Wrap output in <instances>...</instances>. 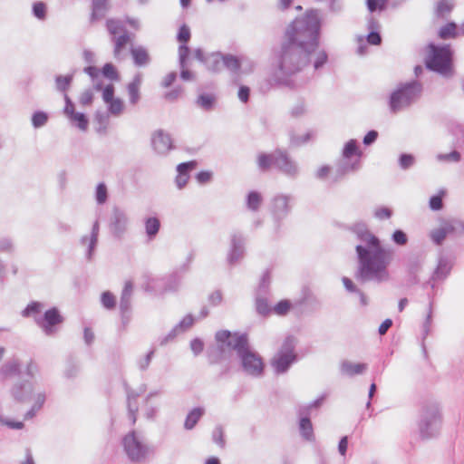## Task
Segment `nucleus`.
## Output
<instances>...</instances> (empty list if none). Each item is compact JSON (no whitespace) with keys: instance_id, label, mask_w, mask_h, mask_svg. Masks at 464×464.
I'll use <instances>...</instances> for the list:
<instances>
[{"instance_id":"obj_10","label":"nucleus","mask_w":464,"mask_h":464,"mask_svg":"<svg viewBox=\"0 0 464 464\" xmlns=\"http://www.w3.org/2000/svg\"><path fill=\"white\" fill-rule=\"evenodd\" d=\"M122 446L129 459L140 462L146 459L149 449L135 430H130L122 438Z\"/></svg>"},{"instance_id":"obj_21","label":"nucleus","mask_w":464,"mask_h":464,"mask_svg":"<svg viewBox=\"0 0 464 464\" xmlns=\"http://www.w3.org/2000/svg\"><path fill=\"white\" fill-rule=\"evenodd\" d=\"M299 430L301 436L307 441L314 440V434L311 416L308 408H300L298 410Z\"/></svg>"},{"instance_id":"obj_8","label":"nucleus","mask_w":464,"mask_h":464,"mask_svg":"<svg viewBox=\"0 0 464 464\" xmlns=\"http://www.w3.org/2000/svg\"><path fill=\"white\" fill-rule=\"evenodd\" d=\"M239 332H231L229 330H218L215 334L217 344L210 346L207 350V358L210 365H216L223 360L232 355L233 345L235 343L236 335Z\"/></svg>"},{"instance_id":"obj_25","label":"nucleus","mask_w":464,"mask_h":464,"mask_svg":"<svg viewBox=\"0 0 464 464\" xmlns=\"http://www.w3.org/2000/svg\"><path fill=\"white\" fill-rule=\"evenodd\" d=\"M453 267L452 261L446 256H440L438 265L430 277L433 281L444 280L450 274Z\"/></svg>"},{"instance_id":"obj_38","label":"nucleus","mask_w":464,"mask_h":464,"mask_svg":"<svg viewBox=\"0 0 464 464\" xmlns=\"http://www.w3.org/2000/svg\"><path fill=\"white\" fill-rule=\"evenodd\" d=\"M223 67L233 73H237L241 69V61L233 54L222 53V68Z\"/></svg>"},{"instance_id":"obj_46","label":"nucleus","mask_w":464,"mask_h":464,"mask_svg":"<svg viewBox=\"0 0 464 464\" xmlns=\"http://www.w3.org/2000/svg\"><path fill=\"white\" fill-rule=\"evenodd\" d=\"M0 373L4 377L17 375L20 373V363L15 360L6 362L1 366Z\"/></svg>"},{"instance_id":"obj_39","label":"nucleus","mask_w":464,"mask_h":464,"mask_svg":"<svg viewBox=\"0 0 464 464\" xmlns=\"http://www.w3.org/2000/svg\"><path fill=\"white\" fill-rule=\"evenodd\" d=\"M72 127L81 130H87V114L84 112L74 111L67 116Z\"/></svg>"},{"instance_id":"obj_47","label":"nucleus","mask_w":464,"mask_h":464,"mask_svg":"<svg viewBox=\"0 0 464 464\" xmlns=\"http://www.w3.org/2000/svg\"><path fill=\"white\" fill-rule=\"evenodd\" d=\"M45 400H46V397H45L44 393H38L36 396L35 402L31 407V409L29 411H27L26 413L24 414V420L33 419L36 415V412L42 409V407L44 406V404L45 402Z\"/></svg>"},{"instance_id":"obj_18","label":"nucleus","mask_w":464,"mask_h":464,"mask_svg":"<svg viewBox=\"0 0 464 464\" xmlns=\"http://www.w3.org/2000/svg\"><path fill=\"white\" fill-rule=\"evenodd\" d=\"M133 292V284L131 281L125 282L120 300V310L121 324L125 327L131 317V295Z\"/></svg>"},{"instance_id":"obj_19","label":"nucleus","mask_w":464,"mask_h":464,"mask_svg":"<svg viewBox=\"0 0 464 464\" xmlns=\"http://www.w3.org/2000/svg\"><path fill=\"white\" fill-rule=\"evenodd\" d=\"M151 144L155 152L160 155H167L175 148L170 135L163 130L155 131L151 138Z\"/></svg>"},{"instance_id":"obj_20","label":"nucleus","mask_w":464,"mask_h":464,"mask_svg":"<svg viewBox=\"0 0 464 464\" xmlns=\"http://www.w3.org/2000/svg\"><path fill=\"white\" fill-rule=\"evenodd\" d=\"M34 385L32 382L24 380L18 382L11 389V394L17 402L24 403L32 398Z\"/></svg>"},{"instance_id":"obj_35","label":"nucleus","mask_w":464,"mask_h":464,"mask_svg":"<svg viewBox=\"0 0 464 464\" xmlns=\"http://www.w3.org/2000/svg\"><path fill=\"white\" fill-rule=\"evenodd\" d=\"M367 369V364L363 362L353 363L349 361H343L341 364V372L348 376L362 374Z\"/></svg>"},{"instance_id":"obj_50","label":"nucleus","mask_w":464,"mask_h":464,"mask_svg":"<svg viewBox=\"0 0 464 464\" xmlns=\"http://www.w3.org/2000/svg\"><path fill=\"white\" fill-rule=\"evenodd\" d=\"M33 15L40 21H44L47 17V5L43 1H35L32 5Z\"/></svg>"},{"instance_id":"obj_31","label":"nucleus","mask_w":464,"mask_h":464,"mask_svg":"<svg viewBox=\"0 0 464 464\" xmlns=\"http://www.w3.org/2000/svg\"><path fill=\"white\" fill-rule=\"evenodd\" d=\"M195 103L203 111H211L216 107L217 98L212 93L202 92L198 96Z\"/></svg>"},{"instance_id":"obj_7","label":"nucleus","mask_w":464,"mask_h":464,"mask_svg":"<svg viewBox=\"0 0 464 464\" xmlns=\"http://www.w3.org/2000/svg\"><path fill=\"white\" fill-rule=\"evenodd\" d=\"M258 166L262 170H267L274 166L290 178H295L299 173L297 163L286 150L281 149H276L272 153H261L258 156Z\"/></svg>"},{"instance_id":"obj_1","label":"nucleus","mask_w":464,"mask_h":464,"mask_svg":"<svg viewBox=\"0 0 464 464\" xmlns=\"http://www.w3.org/2000/svg\"><path fill=\"white\" fill-rule=\"evenodd\" d=\"M321 26L318 11L311 9L285 27L278 47L274 49L275 70L261 87L263 91L274 86L297 88L293 76L310 64L320 46Z\"/></svg>"},{"instance_id":"obj_33","label":"nucleus","mask_w":464,"mask_h":464,"mask_svg":"<svg viewBox=\"0 0 464 464\" xmlns=\"http://www.w3.org/2000/svg\"><path fill=\"white\" fill-rule=\"evenodd\" d=\"M93 89L96 92H102V98L103 102H109L111 99L115 97V86L112 82H110L104 85L102 80H99V82H92Z\"/></svg>"},{"instance_id":"obj_23","label":"nucleus","mask_w":464,"mask_h":464,"mask_svg":"<svg viewBox=\"0 0 464 464\" xmlns=\"http://www.w3.org/2000/svg\"><path fill=\"white\" fill-rule=\"evenodd\" d=\"M111 9V0H92L90 22H99L104 19Z\"/></svg>"},{"instance_id":"obj_24","label":"nucleus","mask_w":464,"mask_h":464,"mask_svg":"<svg viewBox=\"0 0 464 464\" xmlns=\"http://www.w3.org/2000/svg\"><path fill=\"white\" fill-rule=\"evenodd\" d=\"M198 166V162L196 160H189L186 162L179 163L176 169L178 172V175L176 177V185L177 187L181 189L183 188L189 179V171L192 169H195Z\"/></svg>"},{"instance_id":"obj_57","label":"nucleus","mask_w":464,"mask_h":464,"mask_svg":"<svg viewBox=\"0 0 464 464\" xmlns=\"http://www.w3.org/2000/svg\"><path fill=\"white\" fill-rule=\"evenodd\" d=\"M232 363H233V361H232V355H231L228 358L225 359V361L223 360L222 362H220L219 363L217 364L218 366V379H222L230 373V372L232 370Z\"/></svg>"},{"instance_id":"obj_32","label":"nucleus","mask_w":464,"mask_h":464,"mask_svg":"<svg viewBox=\"0 0 464 464\" xmlns=\"http://www.w3.org/2000/svg\"><path fill=\"white\" fill-rule=\"evenodd\" d=\"M455 7L454 0H439L435 7V16L447 19Z\"/></svg>"},{"instance_id":"obj_14","label":"nucleus","mask_w":464,"mask_h":464,"mask_svg":"<svg viewBox=\"0 0 464 464\" xmlns=\"http://www.w3.org/2000/svg\"><path fill=\"white\" fill-rule=\"evenodd\" d=\"M128 217L124 210L118 207L112 208L111 216L110 218V230L113 237L121 239L127 230Z\"/></svg>"},{"instance_id":"obj_60","label":"nucleus","mask_w":464,"mask_h":464,"mask_svg":"<svg viewBox=\"0 0 464 464\" xmlns=\"http://www.w3.org/2000/svg\"><path fill=\"white\" fill-rule=\"evenodd\" d=\"M401 169H409L415 164V157L411 153H401L398 159Z\"/></svg>"},{"instance_id":"obj_27","label":"nucleus","mask_w":464,"mask_h":464,"mask_svg":"<svg viewBox=\"0 0 464 464\" xmlns=\"http://www.w3.org/2000/svg\"><path fill=\"white\" fill-rule=\"evenodd\" d=\"M80 372V361L74 353H69L65 360L63 376L66 379H74Z\"/></svg>"},{"instance_id":"obj_54","label":"nucleus","mask_w":464,"mask_h":464,"mask_svg":"<svg viewBox=\"0 0 464 464\" xmlns=\"http://www.w3.org/2000/svg\"><path fill=\"white\" fill-rule=\"evenodd\" d=\"M292 307L296 308L297 306H294L290 300L283 299L273 307V312L281 316L286 315Z\"/></svg>"},{"instance_id":"obj_6","label":"nucleus","mask_w":464,"mask_h":464,"mask_svg":"<svg viewBox=\"0 0 464 464\" xmlns=\"http://www.w3.org/2000/svg\"><path fill=\"white\" fill-rule=\"evenodd\" d=\"M423 85L418 80L402 82L390 94L389 105L392 112L411 106L421 96Z\"/></svg>"},{"instance_id":"obj_41","label":"nucleus","mask_w":464,"mask_h":464,"mask_svg":"<svg viewBox=\"0 0 464 464\" xmlns=\"http://www.w3.org/2000/svg\"><path fill=\"white\" fill-rule=\"evenodd\" d=\"M270 282H271L270 272L268 270H266L262 276V278H261V281L256 289L255 297H260V296L267 297L270 294Z\"/></svg>"},{"instance_id":"obj_63","label":"nucleus","mask_w":464,"mask_h":464,"mask_svg":"<svg viewBox=\"0 0 464 464\" xmlns=\"http://www.w3.org/2000/svg\"><path fill=\"white\" fill-rule=\"evenodd\" d=\"M392 241L397 246H405L408 241V236L402 229H395L392 234Z\"/></svg>"},{"instance_id":"obj_30","label":"nucleus","mask_w":464,"mask_h":464,"mask_svg":"<svg viewBox=\"0 0 464 464\" xmlns=\"http://www.w3.org/2000/svg\"><path fill=\"white\" fill-rule=\"evenodd\" d=\"M141 84V77L137 74L133 80L127 85L129 94V102L131 105H136L140 99V86Z\"/></svg>"},{"instance_id":"obj_34","label":"nucleus","mask_w":464,"mask_h":464,"mask_svg":"<svg viewBox=\"0 0 464 464\" xmlns=\"http://www.w3.org/2000/svg\"><path fill=\"white\" fill-rule=\"evenodd\" d=\"M448 235H450L446 219L441 220V227L430 232V237L436 246H441Z\"/></svg>"},{"instance_id":"obj_40","label":"nucleus","mask_w":464,"mask_h":464,"mask_svg":"<svg viewBox=\"0 0 464 464\" xmlns=\"http://www.w3.org/2000/svg\"><path fill=\"white\" fill-rule=\"evenodd\" d=\"M362 154V152L359 149L358 141L353 139H351L344 144L342 152V156L351 159L354 156L356 157L355 159H360Z\"/></svg>"},{"instance_id":"obj_64","label":"nucleus","mask_w":464,"mask_h":464,"mask_svg":"<svg viewBox=\"0 0 464 464\" xmlns=\"http://www.w3.org/2000/svg\"><path fill=\"white\" fill-rule=\"evenodd\" d=\"M212 440L220 448H225L226 440L224 438V430L221 425L215 427L212 432Z\"/></svg>"},{"instance_id":"obj_22","label":"nucleus","mask_w":464,"mask_h":464,"mask_svg":"<svg viewBox=\"0 0 464 464\" xmlns=\"http://www.w3.org/2000/svg\"><path fill=\"white\" fill-rule=\"evenodd\" d=\"M297 360V355H286L276 353L271 360V366L276 374H284Z\"/></svg>"},{"instance_id":"obj_51","label":"nucleus","mask_w":464,"mask_h":464,"mask_svg":"<svg viewBox=\"0 0 464 464\" xmlns=\"http://www.w3.org/2000/svg\"><path fill=\"white\" fill-rule=\"evenodd\" d=\"M450 133L454 136L459 144H464V125L451 122L448 126Z\"/></svg>"},{"instance_id":"obj_53","label":"nucleus","mask_w":464,"mask_h":464,"mask_svg":"<svg viewBox=\"0 0 464 464\" xmlns=\"http://www.w3.org/2000/svg\"><path fill=\"white\" fill-rule=\"evenodd\" d=\"M179 52V67L188 66L190 55V48L188 44H180L178 49Z\"/></svg>"},{"instance_id":"obj_61","label":"nucleus","mask_w":464,"mask_h":464,"mask_svg":"<svg viewBox=\"0 0 464 464\" xmlns=\"http://www.w3.org/2000/svg\"><path fill=\"white\" fill-rule=\"evenodd\" d=\"M101 301L103 307L108 310H111L116 307V298L114 295L110 291H105L102 294Z\"/></svg>"},{"instance_id":"obj_36","label":"nucleus","mask_w":464,"mask_h":464,"mask_svg":"<svg viewBox=\"0 0 464 464\" xmlns=\"http://www.w3.org/2000/svg\"><path fill=\"white\" fill-rule=\"evenodd\" d=\"M204 413L205 409L203 407H196L192 409L186 416L184 428L188 430L194 429Z\"/></svg>"},{"instance_id":"obj_43","label":"nucleus","mask_w":464,"mask_h":464,"mask_svg":"<svg viewBox=\"0 0 464 464\" xmlns=\"http://www.w3.org/2000/svg\"><path fill=\"white\" fill-rule=\"evenodd\" d=\"M296 346V339L294 335H288L285 338L278 352L282 354L286 355H297L295 352Z\"/></svg>"},{"instance_id":"obj_16","label":"nucleus","mask_w":464,"mask_h":464,"mask_svg":"<svg viewBox=\"0 0 464 464\" xmlns=\"http://www.w3.org/2000/svg\"><path fill=\"white\" fill-rule=\"evenodd\" d=\"M89 77L92 82H99L102 77L112 82H119L121 75L116 66L111 63H106L101 69L94 66L89 65Z\"/></svg>"},{"instance_id":"obj_9","label":"nucleus","mask_w":464,"mask_h":464,"mask_svg":"<svg viewBox=\"0 0 464 464\" xmlns=\"http://www.w3.org/2000/svg\"><path fill=\"white\" fill-rule=\"evenodd\" d=\"M104 103L107 105V111H97L94 119L95 130L101 136L107 134L110 115L118 117L124 111V102L121 98L114 97Z\"/></svg>"},{"instance_id":"obj_42","label":"nucleus","mask_w":464,"mask_h":464,"mask_svg":"<svg viewBox=\"0 0 464 464\" xmlns=\"http://www.w3.org/2000/svg\"><path fill=\"white\" fill-rule=\"evenodd\" d=\"M54 81L56 90L60 92H63L64 94L69 90L73 81V73H69L66 75H56Z\"/></svg>"},{"instance_id":"obj_44","label":"nucleus","mask_w":464,"mask_h":464,"mask_svg":"<svg viewBox=\"0 0 464 464\" xmlns=\"http://www.w3.org/2000/svg\"><path fill=\"white\" fill-rule=\"evenodd\" d=\"M262 201L261 194L256 190L249 191L246 195V207L251 211H257Z\"/></svg>"},{"instance_id":"obj_12","label":"nucleus","mask_w":464,"mask_h":464,"mask_svg":"<svg viewBox=\"0 0 464 464\" xmlns=\"http://www.w3.org/2000/svg\"><path fill=\"white\" fill-rule=\"evenodd\" d=\"M426 256L421 251L411 252L407 255L404 266L407 273V283L415 285L420 283L419 274L422 271Z\"/></svg>"},{"instance_id":"obj_28","label":"nucleus","mask_w":464,"mask_h":464,"mask_svg":"<svg viewBox=\"0 0 464 464\" xmlns=\"http://www.w3.org/2000/svg\"><path fill=\"white\" fill-rule=\"evenodd\" d=\"M130 54L133 63L138 67H143L150 63V56L147 49L143 46H132L130 48Z\"/></svg>"},{"instance_id":"obj_15","label":"nucleus","mask_w":464,"mask_h":464,"mask_svg":"<svg viewBox=\"0 0 464 464\" xmlns=\"http://www.w3.org/2000/svg\"><path fill=\"white\" fill-rule=\"evenodd\" d=\"M290 197L286 195H277L273 198L272 214L276 223V230L278 231L281 221L286 218L291 211L289 205Z\"/></svg>"},{"instance_id":"obj_13","label":"nucleus","mask_w":464,"mask_h":464,"mask_svg":"<svg viewBox=\"0 0 464 464\" xmlns=\"http://www.w3.org/2000/svg\"><path fill=\"white\" fill-rule=\"evenodd\" d=\"M246 238L240 232H233L230 236V246L227 262L230 266H236L245 256Z\"/></svg>"},{"instance_id":"obj_52","label":"nucleus","mask_w":464,"mask_h":464,"mask_svg":"<svg viewBox=\"0 0 464 464\" xmlns=\"http://www.w3.org/2000/svg\"><path fill=\"white\" fill-rule=\"evenodd\" d=\"M43 304L39 301H32L30 302L25 308L22 311V315L24 317H30L33 315H36L40 314L43 308Z\"/></svg>"},{"instance_id":"obj_2","label":"nucleus","mask_w":464,"mask_h":464,"mask_svg":"<svg viewBox=\"0 0 464 464\" xmlns=\"http://www.w3.org/2000/svg\"><path fill=\"white\" fill-rule=\"evenodd\" d=\"M351 230L363 243L355 246L358 261L355 279L361 284L370 281L377 284L387 282L390 279L388 267L392 261L394 250L385 247L364 223L354 224Z\"/></svg>"},{"instance_id":"obj_59","label":"nucleus","mask_w":464,"mask_h":464,"mask_svg":"<svg viewBox=\"0 0 464 464\" xmlns=\"http://www.w3.org/2000/svg\"><path fill=\"white\" fill-rule=\"evenodd\" d=\"M130 41V35L127 32H124L121 35L115 39L113 53L116 58L119 57L121 50L126 46Z\"/></svg>"},{"instance_id":"obj_62","label":"nucleus","mask_w":464,"mask_h":464,"mask_svg":"<svg viewBox=\"0 0 464 464\" xmlns=\"http://www.w3.org/2000/svg\"><path fill=\"white\" fill-rule=\"evenodd\" d=\"M190 29L186 24H183L179 28L176 39L179 44H188L190 41Z\"/></svg>"},{"instance_id":"obj_45","label":"nucleus","mask_w":464,"mask_h":464,"mask_svg":"<svg viewBox=\"0 0 464 464\" xmlns=\"http://www.w3.org/2000/svg\"><path fill=\"white\" fill-rule=\"evenodd\" d=\"M255 304L256 313L261 316H268L273 311L266 296L255 297Z\"/></svg>"},{"instance_id":"obj_11","label":"nucleus","mask_w":464,"mask_h":464,"mask_svg":"<svg viewBox=\"0 0 464 464\" xmlns=\"http://www.w3.org/2000/svg\"><path fill=\"white\" fill-rule=\"evenodd\" d=\"M64 317L56 306L44 311L43 315L35 318L36 324L43 330L45 335L53 336L64 323Z\"/></svg>"},{"instance_id":"obj_26","label":"nucleus","mask_w":464,"mask_h":464,"mask_svg":"<svg viewBox=\"0 0 464 464\" xmlns=\"http://www.w3.org/2000/svg\"><path fill=\"white\" fill-rule=\"evenodd\" d=\"M144 227H145V234L147 237V241L150 242L153 241L161 227V223L159 218L157 217H148L144 219Z\"/></svg>"},{"instance_id":"obj_37","label":"nucleus","mask_w":464,"mask_h":464,"mask_svg":"<svg viewBox=\"0 0 464 464\" xmlns=\"http://www.w3.org/2000/svg\"><path fill=\"white\" fill-rule=\"evenodd\" d=\"M207 70L212 72H219L222 70V53L216 52L208 55V59L204 64Z\"/></svg>"},{"instance_id":"obj_55","label":"nucleus","mask_w":464,"mask_h":464,"mask_svg":"<svg viewBox=\"0 0 464 464\" xmlns=\"http://www.w3.org/2000/svg\"><path fill=\"white\" fill-rule=\"evenodd\" d=\"M94 198L99 205H103L108 200V188L105 183L101 182L97 185Z\"/></svg>"},{"instance_id":"obj_58","label":"nucleus","mask_w":464,"mask_h":464,"mask_svg":"<svg viewBox=\"0 0 464 464\" xmlns=\"http://www.w3.org/2000/svg\"><path fill=\"white\" fill-rule=\"evenodd\" d=\"M388 0H366V6L370 13L386 10Z\"/></svg>"},{"instance_id":"obj_5","label":"nucleus","mask_w":464,"mask_h":464,"mask_svg":"<svg viewBox=\"0 0 464 464\" xmlns=\"http://www.w3.org/2000/svg\"><path fill=\"white\" fill-rule=\"evenodd\" d=\"M442 423V415L438 403L427 402L419 411L417 427L420 438L428 440L440 434Z\"/></svg>"},{"instance_id":"obj_4","label":"nucleus","mask_w":464,"mask_h":464,"mask_svg":"<svg viewBox=\"0 0 464 464\" xmlns=\"http://www.w3.org/2000/svg\"><path fill=\"white\" fill-rule=\"evenodd\" d=\"M428 53L424 58L427 70L440 74L444 78H450L454 74V51L450 44L430 43Z\"/></svg>"},{"instance_id":"obj_48","label":"nucleus","mask_w":464,"mask_h":464,"mask_svg":"<svg viewBox=\"0 0 464 464\" xmlns=\"http://www.w3.org/2000/svg\"><path fill=\"white\" fill-rule=\"evenodd\" d=\"M49 120V115L44 111H35L31 117V122L34 129H40L44 127Z\"/></svg>"},{"instance_id":"obj_17","label":"nucleus","mask_w":464,"mask_h":464,"mask_svg":"<svg viewBox=\"0 0 464 464\" xmlns=\"http://www.w3.org/2000/svg\"><path fill=\"white\" fill-rule=\"evenodd\" d=\"M361 168V160L354 159L352 160L351 158H342L338 160L336 168L333 176V182L337 183L343 179V178L350 174L354 173Z\"/></svg>"},{"instance_id":"obj_49","label":"nucleus","mask_w":464,"mask_h":464,"mask_svg":"<svg viewBox=\"0 0 464 464\" xmlns=\"http://www.w3.org/2000/svg\"><path fill=\"white\" fill-rule=\"evenodd\" d=\"M304 305L309 308V311L315 312L321 308L320 301L310 295H304L298 303L295 304V306Z\"/></svg>"},{"instance_id":"obj_3","label":"nucleus","mask_w":464,"mask_h":464,"mask_svg":"<svg viewBox=\"0 0 464 464\" xmlns=\"http://www.w3.org/2000/svg\"><path fill=\"white\" fill-rule=\"evenodd\" d=\"M233 351L236 352L242 371L246 375L255 378L264 375L266 364L262 356L251 347L248 334L239 332L236 335Z\"/></svg>"},{"instance_id":"obj_56","label":"nucleus","mask_w":464,"mask_h":464,"mask_svg":"<svg viewBox=\"0 0 464 464\" xmlns=\"http://www.w3.org/2000/svg\"><path fill=\"white\" fill-rule=\"evenodd\" d=\"M450 235H464V222L458 219L446 220Z\"/></svg>"},{"instance_id":"obj_29","label":"nucleus","mask_w":464,"mask_h":464,"mask_svg":"<svg viewBox=\"0 0 464 464\" xmlns=\"http://www.w3.org/2000/svg\"><path fill=\"white\" fill-rule=\"evenodd\" d=\"M461 36L458 24L453 22H448L438 31V37L441 40L456 39Z\"/></svg>"}]
</instances>
